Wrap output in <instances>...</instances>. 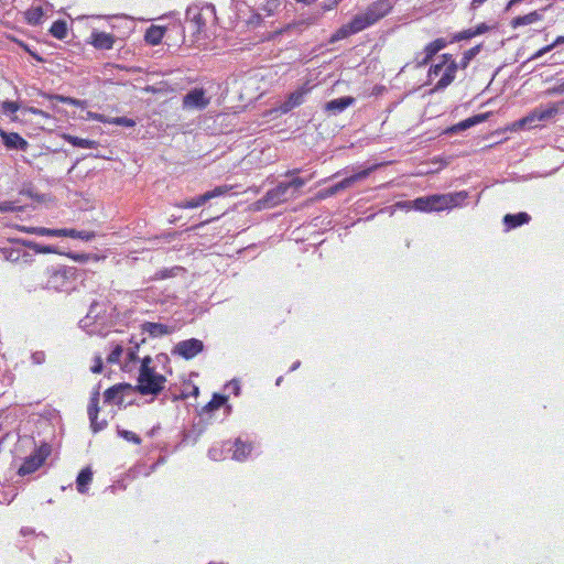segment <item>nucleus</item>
I'll use <instances>...</instances> for the list:
<instances>
[{"instance_id": "f257e3e1", "label": "nucleus", "mask_w": 564, "mask_h": 564, "mask_svg": "<svg viewBox=\"0 0 564 564\" xmlns=\"http://www.w3.org/2000/svg\"><path fill=\"white\" fill-rule=\"evenodd\" d=\"M42 286L48 291L70 293L75 291L82 274L75 267L55 264L44 271Z\"/></svg>"}, {"instance_id": "f03ea898", "label": "nucleus", "mask_w": 564, "mask_h": 564, "mask_svg": "<svg viewBox=\"0 0 564 564\" xmlns=\"http://www.w3.org/2000/svg\"><path fill=\"white\" fill-rule=\"evenodd\" d=\"M386 6L384 1L376 2L365 13L355 15L348 23L341 25L336 31L332 41L343 40L375 24L387 14L388 8L383 9Z\"/></svg>"}, {"instance_id": "7ed1b4c3", "label": "nucleus", "mask_w": 564, "mask_h": 564, "mask_svg": "<svg viewBox=\"0 0 564 564\" xmlns=\"http://www.w3.org/2000/svg\"><path fill=\"white\" fill-rule=\"evenodd\" d=\"M467 197L468 193L466 191H460L454 194H435L419 197L414 199L412 204L413 208L419 212H441L460 206Z\"/></svg>"}, {"instance_id": "20e7f679", "label": "nucleus", "mask_w": 564, "mask_h": 564, "mask_svg": "<svg viewBox=\"0 0 564 564\" xmlns=\"http://www.w3.org/2000/svg\"><path fill=\"white\" fill-rule=\"evenodd\" d=\"M166 378L158 373L154 369H144L139 371L138 384L132 390L142 395H158L164 389Z\"/></svg>"}, {"instance_id": "39448f33", "label": "nucleus", "mask_w": 564, "mask_h": 564, "mask_svg": "<svg viewBox=\"0 0 564 564\" xmlns=\"http://www.w3.org/2000/svg\"><path fill=\"white\" fill-rule=\"evenodd\" d=\"M205 14L215 15V7L206 4L204 7L191 6L186 10V23L193 30V33H199L206 25Z\"/></svg>"}, {"instance_id": "423d86ee", "label": "nucleus", "mask_w": 564, "mask_h": 564, "mask_svg": "<svg viewBox=\"0 0 564 564\" xmlns=\"http://www.w3.org/2000/svg\"><path fill=\"white\" fill-rule=\"evenodd\" d=\"M204 350V343L197 338H189L178 341L172 349L173 355H177L185 360L193 359Z\"/></svg>"}, {"instance_id": "0eeeda50", "label": "nucleus", "mask_w": 564, "mask_h": 564, "mask_svg": "<svg viewBox=\"0 0 564 564\" xmlns=\"http://www.w3.org/2000/svg\"><path fill=\"white\" fill-rule=\"evenodd\" d=\"M230 187L227 185L216 186L215 188L207 191L206 193L198 195L196 197L185 199L178 206L181 208H197L206 204L213 198L224 196L229 192Z\"/></svg>"}, {"instance_id": "6e6552de", "label": "nucleus", "mask_w": 564, "mask_h": 564, "mask_svg": "<svg viewBox=\"0 0 564 564\" xmlns=\"http://www.w3.org/2000/svg\"><path fill=\"white\" fill-rule=\"evenodd\" d=\"M312 86L308 83H304L297 89L289 94L288 98L280 105V111L288 113L294 108L305 102L306 96L311 93Z\"/></svg>"}, {"instance_id": "1a4fd4ad", "label": "nucleus", "mask_w": 564, "mask_h": 564, "mask_svg": "<svg viewBox=\"0 0 564 564\" xmlns=\"http://www.w3.org/2000/svg\"><path fill=\"white\" fill-rule=\"evenodd\" d=\"M21 240H15V246L11 248H2L0 249L1 254L7 261L10 262H24L29 263L32 261V254L26 251V247L22 245Z\"/></svg>"}, {"instance_id": "9d476101", "label": "nucleus", "mask_w": 564, "mask_h": 564, "mask_svg": "<svg viewBox=\"0 0 564 564\" xmlns=\"http://www.w3.org/2000/svg\"><path fill=\"white\" fill-rule=\"evenodd\" d=\"M289 188L285 182L279 183L274 188L268 191L265 195L258 200L263 207H274L278 204L286 200Z\"/></svg>"}, {"instance_id": "9b49d317", "label": "nucleus", "mask_w": 564, "mask_h": 564, "mask_svg": "<svg viewBox=\"0 0 564 564\" xmlns=\"http://www.w3.org/2000/svg\"><path fill=\"white\" fill-rule=\"evenodd\" d=\"M209 105V98L205 97L203 88H194L183 97V107L203 110Z\"/></svg>"}, {"instance_id": "f8f14e48", "label": "nucleus", "mask_w": 564, "mask_h": 564, "mask_svg": "<svg viewBox=\"0 0 564 564\" xmlns=\"http://www.w3.org/2000/svg\"><path fill=\"white\" fill-rule=\"evenodd\" d=\"M370 172H371V169H365V170L357 172L348 177H345L344 180H341V181L337 182L336 184L332 185L330 187H328L326 189V195L327 196L336 195L340 191L352 186L356 182L368 177Z\"/></svg>"}, {"instance_id": "ddd939ff", "label": "nucleus", "mask_w": 564, "mask_h": 564, "mask_svg": "<svg viewBox=\"0 0 564 564\" xmlns=\"http://www.w3.org/2000/svg\"><path fill=\"white\" fill-rule=\"evenodd\" d=\"M0 138L2 144L8 150L25 152L30 145L29 142L17 132H8L3 129H0Z\"/></svg>"}, {"instance_id": "4468645a", "label": "nucleus", "mask_w": 564, "mask_h": 564, "mask_svg": "<svg viewBox=\"0 0 564 564\" xmlns=\"http://www.w3.org/2000/svg\"><path fill=\"white\" fill-rule=\"evenodd\" d=\"M490 115H491V112H485V113H478V115L471 116V117H469L465 120H462L460 122L449 127L446 130V133L455 134V133L465 131L476 124L485 122L490 117Z\"/></svg>"}, {"instance_id": "2eb2a0df", "label": "nucleus", "mask_w": 564, "mask_h": 564, "mask_svg": "<svg viewBox=\"0 0 564 564\" xmlns=\"http://www.w3.org/2000/svg\"><path fill=\"white\" fill-rule=\"evenodd\" d=\"M355 101L356 99L351 96L335 98L325 104V110L330 115L337 116L348 107L352 106Z\"/></svg>"}, {"instance_id": "dca6fc26", "label": "nucleus", "mask_w": 564, "mask_h": 564, "mask_svg": "<svg viewBox=\"0 0 564 564\" xmlns=\"http://www.w3.org/2000/svg\"><path fill=\"white\" fill-rule=\"evenodd\" d=\"M142 334H148L152 338L162 337L173 332V328L154 322H145L141 325Z\"/></svg>"}, {"instance_id": "f3484780", "label": "nucleus", "mask_w": 564, "mask_h": 564, "mask_svg": "<svg viewBox=\"0 0 564 564\" xmlns=\"http://www.w3.org/2000/svg\"><path fill=\"white\" fill-rule=\"evenodd\" d=\"M44 462V457L37 454L30 455L18 469L20 476H25L37 470Z\"/></svg>"}, {"instance_id": "a211bd4d", "label": "nucleus", "mask_w": 564, "mask_h": 564, "mask_svg": "<svg viewBox=\"0 0 564 564\" xmlns=\"http://www.w3.org/2000/svg\"><path fill=\"white\" fill-rule=\"evenodd\" d=\"M91 44L97 50H111L115 44V36L109 33L93 31Z\"/></svg>"}, {"instance_id": "6ab92c4d", "label": "nucleus", "mask_w": 564, "mask_h": 564, "mask_svg": "<svg viewBox=\"0 0 564 564\" xmlns=\"http://www.w3.org/2000/svg\"><path fill=\"white\" fill-rule=\"evenodd\" d=\"M533 110L540 123L553 119L560 111V104L552 102L546 106L541 105L539 107H535Z\"/></svg>"}, {"instance_id": "aec40b11", "label": "nucleus", "mask_w": 564, "mask_h": 564, "mask_svg": "<svg viewBox=\"0 0 564 564\" xmlns=\"http://www.w3.org/2000/svg\"><path fill=\"white\" fill-rule=\"evenodd\" d=\"M530 219V215L525 212H520L517 214H507L503 217V225L506 226L507 230H511L519 226L528 224Z\"/></svg>"}, {"instance_id": "412c9836", "label": "nucleus", "mask_w": 564, "mask_h": 564, "mask_svg": "<svg viewBox=\"0 0 564 564\" xmlns=\"http://www.w3.org/2000/svg\"><path fill=\"white\" fill-rule=\"evenodd\" d=\"M95 236H96V234L94 231L68 229V228L57 229V234H56V237H69V238H74V239H80L84 241H90L95 238Z\"/></svg>"}, {"instance_id": "4be33fe9", "label": "nucleus", "mask_w": 564, "mask_h": 564, "mask_svg": "<svg viewBox=\"0 0 564 564\" xmlns=\"http://www.w3.org/2000/svg\"><path fill=\"white\" fill-rule=\"evenodd\" d=\"M126 389L132 390V386L129 384V383H120V384H116V386L110 387L104 393L105 402H107V403H111V402L121 403L122 402V398L119 395V393L122 390H126Z\"/></svg>"}, {"instance_id": "5701e85b", "label": "nucleus", "mask_w": 564, "mask_h": 564, "mask_svg": "<svg viewBox=\"0 0 564 564\" xmlns=\"http://www.w3.org/2000/svg\"><path fill=\"white\" fill-rule=\"evenodd\" d=\"M542 11H532L528 14L513 18L511 21V26L516 29L519 26L529 25L542 20Z\"/></svg>"}, {"instance_id": "b1692460", "label": "nucleus", "mask_w": 564, "mask_h": 564, "mask_svg": "<svg viewBox=\"0 0 564 564\" xmlns=\"http://www.w3.org/2000/svg\"><path fill=\"white\" fill-rule=\"evenodd\" d=\"M234 454L232 458L239 462L246 460L252 452V445L250 443H245L240 438H237L234 444Z\"/></svg>"}, {"instance_id": "393cba45", "label": "nucleus", "mask_w": 564, "mask_h": 564, "mask_svg": "<svg viewBox=\"0 0 564 564\" xmlns=\"http://www.w3.org/2000/svg\"><path fill=\"white\" fill-rule=\"evenodd\" d=\"M166 30L165 26L151 25L145 32V42L152 45L160 44Z\"/></svg>"}, {"instance_id": "a878e982", "label": "nucleus", "mask_w": 564, "mask_h": 564, "mask_svg": "<svg viewBox=\"0 0 564 564\" xmlns=\"http://www.w3.org/2000/svg\"><path fill=\"white\" fill-rule=\"evenodd\" d=\"M93 480V471L89 467L83 468L76 478V488L79 494H86Z\"/></svg>"}, {"instance_id": "bb28decb", "label": "nucleus", "mask_w": 564, "mask_h": 564, "mask_svg": "<svg viewBox=\"0 0 564 564\" xmlns=\"http://www.w3.org/2000/svg\"><path fill=\"white\" fill-rule=\"evenodd\" d=\"M228 401V397L220 393H214L212 400L202 409V413H212L223 405H225Z\"/></svg>"}, {"instance_id": "cd10ccee", "label": "nucleus", "mask_w": 564, "mask_h": 564, "mask_svg": "<svg viewBox=\"0 0 564 564\" xmlns=\"http://www.w3.org/2000/svg\"><path fill=\"white\" fill-rule=\"evenodd\" d=\"M65 140L69 144H72L73 147H76V148L96 149L98 147V142L97 141L90 140V139L79 138V137H76V135L67 134V135H65Z\"/></svg>"}, {"instance_id": "c85d7f7f", "label": "nucleus", "mask_w": 564, "mask_h": 564, "mask_svg": "<svg viewBox=\"0 0 564 564\" xmlns=\"http://www.w3.org/2000/svg\"><path fill=\"white\" fill-rule=\"evenodd\" d=\"M22 245L35 253H61L54 246L41 245L32 240H23Z\"/></svg>"}, {"instance_id": "c756f323", "label": "nucleus", "mask_w": 564, "mask_h": 564, "mask_svg": "<svg viewBox=\"0 0 564 564\" xmlns=\"http://www.w3.org/2000/svg\"><path fill=\"white\" fill-rule=\"evenodd\" d=\"M88 417L89 421H93L98 417L99 413V389L96 388L90 395L89 404H88Z\"/></svg>"}, {"instance_id": "7c9ffc66", "label": "nucleus", "mask_w": 564, "mask_h": 564, "mask_svg": "<svg viewBox=\"0 0 564 564\" xmlns=\"http://www.w3.org/2000/svg\"><path fill=\"white\" fill-rule=\"evenodd\" d=\"M44 17V12L42 7H32L26 10L25 12V19L29 24L31 25H39L42 23Z\"/></svg>"}, {"instance_id": "2f4dec72", "label": "nucleus", "mask_w": 564, "mask_h": 564, "mask_svg": "<svg viewBox=\"0 0 564 564\" xmlns=\"http://www.w3.org/2000/svg\"><path fill=\"white\" fill-rule=\"evenodd\" d=\"M514 126L520 129H532L539 127V121L534 110H531L527 116L516 121Z\"/></svg>"}, {"instance_id": "473e14b6", "label": "nucleus", "mask_w": 564, "mask_h": 564, "mask_svg": "<svg viewBox=\"0 0 564 564\" xmlns=\"http://www.w3.org/2000/svg\"><path fill=\"white\" fill-rule=\"evenodd\" d=\"M280 7V0H258L257 10L272 15Z\"/></svg>"}, {"instance_id": "72a5a7b5", "label": "nucleus", "mask_w": 564, "mask_h": 564, "mask_svg": "<svg viewBox=\"0 0 564 564\" xmlns=\"http://www.w3.org/2000/svg\"><path fill=\"white\" fill-rule=\"evenodd\" d=\"M50 33L57 40H64L67 35V23L64 20L53 22Z\"/></svg>"}, {"instance_id": "f704fd0d", "label": "nucleus", "mask_w": 564, "mask_h": 564, "mask_svg": "<svg viewBox=\"0 0 564 564\" xmlns=\"http://www.w3.org/2000/svg\"><path fill=\"white\" fill-rule=\"evenodd\" d=\"M481 44L475 45L474 47L467 50L464 52L463 57L459 62V67L462 69L467 68L469 63L480 53L481 51Z\"/></svg>"}, {"instance_id": "c9c22d12", "label": "nucleus", "mask_w": 564, "mask_h": 564, "mask_svg": "<svg viewBox=\"0 0 564 564\" xmlns=\"http://www.w3.org/2000/svg\"><path fill=\"white\" fill-rule=\"evenodd\" d=\"M455 79V73L449 72L448 69H444V73L440 80L435 84V87L433 90L440 91L444 90L446 87H448L453 80Z\"/></svg>"}, {"instance_id": "e433bc0d", "label": "nucleus", "mask_w": 564, "mask_h": 564, "mask_svg": "<svg viewBox=\"0 0 564 564\" xmlns=\"http://www.w3.org/2000/svg\"><path fill=\"white\" fill-rule=\"evenodd\" d=\"M22 231L26 234H33L45 237H56L57 229H51L45 227H22Z\"/></svg>"}, {"instance_id": "4c0bfd02", "label": "nucleus", "mask_w": 564, "mask_h": 564, "mask_svg": "<svg viewBox=\"0 0 564 564\" xmlns=\"http://www.w3.org/2000/svg\"><path fill=\"white\" fill-rule=\"evenodd\" d=\"M438 51L434 46V44L431 42L429 43L424 48V57L421 62H419V65H426L434 55H436Z\"/></svg>"}, {"instance_id": "58836bf2", "label": "nucleus", "mask_w": 564, "mask_h": 564, "mask_svg": "<svg viewBox=\"0 0 564 564\" xmlns=\"http://www.w3.org/2000/svg\"><path fill=\"white\" fill-rule=\"evenodd\" d=\"M118 435L128 442H132L138 445L141 443V437L131 431L118 429Z\"/></svg>"}, {"instance_id": "ea45409f", "label": "nucleus", "mask_w": 564, "mask_h": 564, "mask_svg": "<svg viewBox=\"0 0 564 564\" xmlns=\"http://www.w3.org/2000/svg\"><path fill=\"white\" fill-rule=\"evenodd\" d=\"M123 352V348L120 345H116L107 357V361L110 364H117Z\"/></svg>"}, {"instance_id": "a19ab883", "label": "nucleus", "mask_w": 564, "mask_h": 564, "mask_svg": "<svg viewBox=\"0 0 564 564\" xmlns=\"http://www.w3.org/2000/svg\"><path fill=\"white\" fill-rule=\"evenodd\" d=\"M109 122H111L116 126H121V127H127V128H132L135 126V121L128 117H116L112 120H110Z\"/></svg>"}, {"instance_id": "79ce46f5", "label": "nucleus", "mask_w": 564, "mask_h": 564, "mask_svg": "<svg viewBox=\"0 0 564 564\" xmlns=\"http://www.w3.org/2000/svg\"><path fill=\"white\" fill-rule=\"evenodd\" d=\"M476 35L474 34V29H467V30H464L462 32H458L456 33L454 36H453V40L452 42H459V41H463V40H470L473 37H475Z\"/></svg>"}, {"instance_id": "37998d69", "label": "nucleus", "mask_w": 564, "mask_h": 564, "mask_svg": "<svg viewBox=\"0 0 564 564\" xmlns=\"http://www.w3.org/2000/svg\"><path fill=\"white\" fill-rule=\"evenodd\" d=\"M307 182V178H302V177H293L291 181L289 182H285L288 188H294V189H299L301 188L302 186H304Z\"/></svg>"}, {"instance_id": "c03bdc74", "label": "nucleus", "mask_w": 564, "mask_h": 564, "mask_svg": "<svg viewBox=\"0 0 564 564\" xmlns=\"http://www.w3.org/2000/svg\"><path fill=\"white\" fill-rule=\"evenodd\" d=\"M1 106L6 113H15L19 110V104L15 101L4 100Z\"/></svg>"}, {"instance_id": "a18cd8bd", "label": "nucleus", "mask_w": 564, "mask_h": 564, "mask_svg": "<svg viewBox=\"0 0 564 564\" xmlns=\"http://www.w3.org/2000/svg\"><path fill=\"white\" fill-rule=\"evenodd\" d=\"M46 360V355L43 350H37V351H34L32 355H31V361L33 365H42L44 364Z\"/></svg>"}, {"instance_id": "49530a36", "label": "nucleus", "mask_w": 564, "mask_h": 564, "mask_svg": "<svg viewBox=\"0 0 564 564\" xmlns=\"http://www.w3.org/2000/svg\"><path fill=\"white\" fill-rule=\"evenodd\" d=\"M139 346H140V344L135 343V345L133 347H130L128 349L127 358H128L129 362L135 364L139 360V357H138Z\"/></svg>"}, {"instance_id": "de8ad7c7", "label": "nucleus", "mask_w": 564, "mask_h": 564, "mask_svg": "<svg viewBox=\"0 0 564 564\" xmlns=\"http://www.w3.org/2000/svg\"><path fill=\"white\" fill-rule=\"evenodd\" d=\"M225 389L227 390H230L235 395H239L240 394V383L238 380L236 379H232L231 381H229L226 386H225Z\"/></svg>"}, {"instance_id": "09e8293b", "label": "nucleus", "mask_w": 564, "mask_h": 564, "mask_svg": "<svg viewBox=\"0 0 564 564\" xmlns=\"http://www.w3.org/2000/svg\"><path fill=\"white\" fill-rule=\"evenodd\" d=\"M107 426V421H98V417L93 421H90V427L91 430L97 433L99 431H102Z\"/></svg>"}, {"instance_id": "8fccbe9b", "label": "nucleus", "mask_w": 564, "mask_h": 564, "mask_svg": "<svg viewBox=\"0 0 564 564\" xmlns=\"http://www.w3.org/2000/svg\"><path fill=\"white\" fill-rule=\"evenodd\" d=\"M443 68H444V63H437V64L432 65L429 69V76L430 77L438 76L441 74V72L443 70Z\"/></svg>"}, {"instance_id": "3c124183", "label": "nucleus", "mask_w": 564, "mask_h": 564, "mask_svg": "<svg viewBox=\"0 0 564 564\" xmlns=\"http://www.w3.org/2000/svg\"><path fill=\"white\" fill-rule=\"evenodd\" d=\"M208 457L213 460H219L223 457V452L217 447H212L208 451Z\"/></svg>"}, {"instance_id": "603ef678", "label": "nucleus", "mask_w": 564, "mask_h": 564, "mask_svg": "<svg viewBox=\"0 0 564 564\" xmlns=\"http://www.w3.org/2000/svg\"><path fill=\"white\" fill-rule=\"evenodd\" d=\"M15 206L12 202H1L0 203V213H9L14 212Z\"/></svg>"}, {"instance_id": "864d4df0", "label": "nucleus", "mask_w": 564, "mask_h": 564, "mask_svg": "<svg viewBox=\"0 0 564 564\" xmlns=\"http://www.w3.org/2000/svg\"><path fill=\"white\" fill-rule=\"evenodd\" d=\"M102 367H104V365H102L101 358L100 357H96L95 358V364H94V366L91 367L90 370L94 373H100L102 371Z\"/></svg>"}, {"instance_id": "5fc2aeb1", "label": "nucleus", "mask_w": 564, "mask_h": 564, "mask_svg": "<svg viewBox=\"0 0 564 564\" xmlns=\"http://www.w3.org/2000/svg\"><path fill=\"white\" fill-rule=\"evenodd\" d=\"M151 362H152V358L150 356H145L141 360V366H140L139 371H143L144 369H154L153 367H151Z\"/></svg>"}, {"instance_id": "6e6d98bb", "label": "nucleus", "mask_w": 564, "mask_h": 564, "mask_svg": "<svg viewBox=\"0 0 564 564\" xmlns=\"http://www.w3.org/2000/svg\"><path fill=\"white\" fill-rule=\"evenodd\" d=\"M432 43L434 44V46L436 47V50L438 52L447 46V41L445 39H442V37L432 41Z\"/></svg>"}, {"instance_id": "4d7b16f0", "label": "nucleus", "mask_w": 564, "mask_h": 564, "mask_svg": "<svg viewBox=\"0 0 564 564\" xmlns=\"http://www.w3.org/2000/svg\"><path fill=\"white\" fill-rule=\"evenodd\" d=\"M473 29H474V34L477 36V35L486 33L489 30V26L486 23H480L476 28H473Z\"/></svg>"}, {"instance_id": "13d9d810", "label": "nucleus", "mask_w": 564, "mask_h": 564, "mask_svg": "<svg viewBox=\"0 0 564 564\" xmlns=\"http://www.w3.org/2000/svg\"><path fill=\"white\" fill-rule=\"evenodd\" d=\"M96 306L97 304L96 303H91L90 307H89V311L86 315V317L84 319L80 321V324L84 323V326L87 325V321L93 317V315L95 314V311H96Z\"/></svg>"}, {"instance_id": "bf43d9fd", "label": "nucleus", "mask_w": 564, "mask_h": 564, "mask_svg": "<svg viewBox=\"0 0 564 564\" xmlns=\"http://www.w3.org/2000/svg\"><path fill=\"white\" fill-rule=\"evenodd\" d=\"M61 100L65 104L73 105V106H82L84 101L72 98V97H61Z\"/></svg>"}, {"instance_id": "052dcab7", "label": "nucleus", "mask_w": 564, "mask_h": 564, "mask_svg": "<svg viewBox=\"0 0 564 564\" xmlns=\"http://www.w3.org/2000/svg\"><path fill=\"white\" fill-rule=\"evenodd\" d=\"M68 257L78 262H85L88 259V256L84 253H69Z\"/></svg>"}, {"instance_id": "680f3d73", "label": "nucleus", "mask_w": 564, "mask_h": 564, "mask_svg": "<svg viewBox=\"0 0 564 564\" xmlns=\"http://www.w3.org/2000/svg\"><path fill=\"white\" fill-rule=\"evenodd\" d=\"M445 68L448 69L449 72H453L456 74L457 69L460 67H459V63H456L454 59H451V62L448 64H446Z\"/></svg>"}, {"instance_id": "e2e57ef3", "label": "nucleus", "mask_w": 564, "mask_h": 564, "mask_svg": "<svg viewBox=\"0 0 564 564\" xmlns=\"http://www.w3.org/2000/svg\"><path fill=\"white\" fill-rule=\"evenodd\" d=\"M551 93L552 94H564V80L558 83L557 85H555L552 89H551Z\"/></svg>"}, {"instance_id": "0e129e2a", "label": "nucleus", "mask_w": 564, "mask_h": 564, "mask_svg": "<svg viewBox=\"0 0 564 564\" xmlns=\"http://www.w3.org/2000/svg\"><path fill=\"white\" fill-rule=\"evenodd\" d=\"M487 0H471L470 2V9L471 10H477L478 8H480Z\"/></svg>"}, {"instance_id": "69168bd1", "label": "nucleus", "mask_w": 564, "mask_h": 564, "mask_svg": "<svg viewBox=\"0 0 564 564\" xmlns=\"http://www.w3.org/2000/svg\"><path fill=\"white\" fill-rule=\"evenodd\" d=\"M543 55H545V52L543 51V47H542V48L538 50V51H536V52H535V53H534V54H533V55H532V56L527 61V63H528V62H530V61H535V59H538V58L542 57Z\"/></svg>"}, {"instance_id": "338daca9", "label": "nucleus", "mask_w": 564, "mask_h": 564, "mask_svg": "<svg viewBox=\"0 0 564 564\" xmlns=\"http://www.w3.org/2000/svg\"><path fill=\"white\" fill-rule=\"evenodd\" d=\"M562 44H564V36H563V35L557 36V37L554 40V42H553L554 47H557V46H560V45H562Z\"/></svg>"}, {"instance_id": "774afa93", "label": "nucleus", "mask_w": 564, "mask_h": 564, "mask_svg": "<svg viewBox=\"0 0 564 564\" xmlns=\"http://www.w3.org/2000/svg\"><path fill=\"white\" fill-rule=\"evenodd\" d=\"M441 57H442V59H443L441 63H444V66H445L446 64H448V63L451 62V59H453V58H452V55H451V54H447V53L443 54Z\"/></svg>"}]
</instances>
